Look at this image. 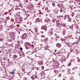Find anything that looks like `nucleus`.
Listing matches in <instances>:
<instances>
[{
    "label": "nucleus",
    "instance_id": "nucleus-1",
    "mask_svg": "<svg viewBox=\"0 0 80 80\" xmlns=\"http://www.w3.org/2000/svg\"><path fill=\"white\" fill-rule=\"evenodd\" d=\"M27 8L28 10L31 11L33 8V5L32 4H29L28 5Z\"/></svg>",
    "mask_w": 80,
    "mask_h": 80
},
{
    "label": "nucleus",
    "instance_id": "nucleus-2",
    "mask_svg": "<svg viewBox=\"0 0 80 80\" xmlns=\"http://www.w3.org/2000/svg\"><path fill=\"white\" fill-rule=\"evenodd\" d=\"M66 61V58L65 56H63L61 57V63H63L64 62H65Z\"/></svg>",
    "mask_w": 80,
    "mask_h": 80
},
{
    "label": "nucleus",
    "instance_id": "nucleus-3",
    "mask_svg": "<svg viewBox=\"0 0 80 80\" xmlns=\"http://www.w3.org/2000/svg\"><path fill=\"white\" fill-rule=\"evenodd\" d=\"M27 45L28 47H29V48H30V49H32L33 48V44H31L30 43L27 42Z\"/></svg>",
    "mask_w": 80,
    "mask_h": 80
},
{
    "label": "nucleus",
    "instance_id": "nucleus-4",
    "mask_svg": "<svg viewBox=\"0 0 80 80\" xmlns=\"http://www.w3.org/2000/svg\"><path fill=\"white\" fill-rule=\"evenodd\" d=\"M22 37L23 39H26V38H27V33H25L23 34L22 36Z\"/></svg>",
    "mask_w": 80,
    "mask_h": 80
},
{
    "label": "nucleus",
    "instance_id": "nucleus-5",
    "mask_svg": "<svg viewBox=\"0 0 80 80\" xmlns=\"http://www.w3.org/2000/svg\"><path fill=\"white\" fill-rule=\"evenodd\" d=\"M41 29V30H42V29H43V30H44L46 31H47V26H44L43 27H42Z\"/></svg>",
    "mask_w": 80,
    "mask_h": 80
},
{
    "label": "nucleus",
    "instance_id": "nucleus-6",
    "mask_svg": "<svg viewBox=\"0 0 80 80\" xmlns=\"http://www.w3.org/2000/svg\"><path fill=\"white\" fill-rule=\"evenodd\" d=\"M10 37L12 41H13V40H15V37L14 36V35H11Z\"/></svg>",
    "mask_w": 80,
    "mask_h": 80
},
{
    "label": "nucleus",
    "instance_id": "nucleus-7",
    "mask_svg": "<svg viewBox=\"0 0 80 80\" xmlns=\"http://www.w3.org/2000/svg\"><path fill=\"white\" fill-rule=\"evenodd\" d=\"M38 64L39 65H43V63L42 61H38Z\"/></svg>",
    "mask_w": 80,
    "mask_h": 80
},
{
    "label": "nucleus",
    "instance_id": "nucleus-8",
    "mask_svg": "<svg viewBox=\"0 0 80 80\" xmlns=\"http://www.w3.org/2000/svg\"><path fill=\"white\" fill-rule=\"evenodd\" d=\"M61 46H62V45H61V44L59 43H58L56 44V46L57 47H58V48H60Z\"/></svg>",
    "mask_w": 80,
    "mask_h": 80
},
{
    "label": "nucleus",
    "instance_id": "nucleus-9",
    "mask_svg": "<svg viewBox=\"0 0 80 80\" xmlns=\"http://www.w3.org/2000/svg\"><path fill=\"white\" fill-rule=\"evenodd\" d=\"M74 4H75V5H80V3H79L77 1L74 2Z\"/></svg>",
    "mask_w": 80,
    "mask_h": 80
},
{
    "label": "nucleus",
    "instance_id": "nucleus-10",
    "mask_svg": "<svg viewBox=\"0 0 80 80\" xmlns=\"http://www.w3.org/2000/svg\"><path fill=\"white\" fill-rule=\"evenodd\" d=\"M60 25H62V24L60 23H59L58 22H57V25H56V27H60Z\"/></svg>",
    "mask_w": 80,
    "mask_h": 80
},
{
    "label": "nucleus",
    "instance_id": "nucleus-11",
    "mask_svg": "<svg viewBox=\"0 0 80 80\" xmlns=\"http://www.w3.org/2000/svg\"><path fill=\"white\" fill-rule=\"evenodd\" d=\"M68 18V22H72V18H70V17H69Z\"/></svg>",
    "mask_w": 80,
    "mask_h": 80
},
{
    "label": "nucleus",
    "instance_id": "nucleus-12",
    "mask_svg": "<svg viewBox=\"0 0 80 80\" xmlns=\"http://www.w3.org/2000/svg\"><path fill=\"white\" fill-rule=\"evenodd\" d=\"M6 35L7 38H10V37H11V35L8 34V33H7Z\"/></svg>",
    "mask_w": 80,
    "mask_h": 80
},
{
    "label": "nucleus",
    "instance_id": "nucleus-13",
    "mask_svg": "<svg viewBox=\"0 0 80 80\" xmlns=\"http://www.w3.org/2000/svg\"><path fill=\"white\" fill-rule=\"evenodd\" d=\"M58 6L59 7V8H62V7H63V5L62 4H58Z\"/></svg>",
    "mask_w": 80,
    "mask_h": 80
},
{
    "label": "nucleus",
    "instance_id": "nucleus-14",
    "mask_svg": "<svg viewBox=\"0 0 80 80\" xmlns=\"http://www.w3.org/2000/svg\"><path fill=\"white\" fill-rule=\"evenodd\" d=\"M70 16H69V15L66 14L64 16V18H68Z\"/></svg>",
    "mask_w": 80,
    "mask_h": 80
},
{
    "label": "nucleus",
    "instance_id": "nucleus-15",
    "mask_svg": "<svg viewBox=\"0 0 80 80\" xmlns=\"http://www.w3.org/2000/svg\"><path fill=\"white\" fill-rule=\"evenodd\" d=\"M59 65L60 64H59V63L58 62H57L55 63V65L56 66H59Z\"/></svg>",
    "mask_w": 80,
    "mask_h": 80
},
{
    "label": "nucleus",
    "instance_id": "nucleus-16",
    "mask_svg": "<svg viewBox=\"0 0 80 80\" xmlns=\"http://www.w3.org/2000/svg\"><path fill=\"white\" fill-rule=\"evenodd\" d=\"M56 32L57 33H60V30L59 29H57L56 30Z\"/></svg>",
    "mask_w": 80,
    "mask_h": 80
},
{
    "label": "nucleus",
    "instance_id": "nucleus-17",
    "mask_svg": "<svg viewBox=\"0 0 80 80\" xmlns=\"http://www.w3.org/2000/svg\"><path fill=\"white\" fill-rule=\"evenodd\" d=\"M36 21L37 22H40V18H38L36 19Z\"/></svg>",
    "mask_w": 80,
    "mask_h": 80
},
{
    "label": "nucleus",
    "instance_id": "nucleus-18",
    "mask_svg": "<svg viewBox=\"0 0 80 80\" xmlns=\"http://www.w3.org/2000/svg\"><path fill=\"white\" fill-rule=\"evenodd\" d=\"M25 14H26V16L27 17H30V14L28 13H26V12H25Z\"/></svg>",
    "mask_w": 80,
    "mask_h": 80
},
{
    "label": "nucleus",
    "instance_id": "nucleus-19",
    "mask_svg": "<svg viewBox=\"0 0 80 80\" xmlns=\"http://www.w3.org/2000/svg\"><path fill=\"white\" fill-rule=\"evenodd\" d=\"M41 76H45V73L44 72H43L41 74Z\"/></svg>",
    "mask_w": 80,
    "mask_h": 80
},
{
    "label": "nucleus",
    "instance_id": "nucleus-20",
    "mask_svg": "<svg viewBox=\"0 0 80 80\" xmlns=\"http://www.w3.org/2000/svg\"><path fill=\"white\" fill-rule=\"evenodd\" d=\"M22 4H20L18 6V7H19V8H22Z\"/></svg>",
    "mask_w": 80,
    "mask_h": 80
},
{
    "label": "nucleus",
    "instance_id": "nucleus-21",
    "mask_svg": "<svg viewBox=\"0 0 80 80\" xmlns=\"http://www.w3.org/2000/svg\"><path fill=\"white\" fill-rule=\"evenodd\" d=\"M61 25L62 27H66V25L65 24H61Z\"/></svg>",
    "mask_w": 80,
    "mask_h": 80
},
{
    "label": "nucleus",
    "instance_id": "nucleus-22",
    "mask_svg": "<svg viewBox=\"0 0 80 80\" xmlns=\"http://www.w3.org/2000/svg\"><path fill=\"white\" fill-rule=\"evenodd\" d=\"M3 36H2V38H0V42H2V41H3Z\"/></svg>",
    "mask_w": 80,
    "mask_h": 80
},
{
    "label": "nucleus",
    "instance_id": "nucleus-23",
    "mask_svg": "<svg viewBox=\"0 0 80 80\" xmlns=\"http://www.w3.org/2000/svg\"><path fill=\"white\" fill-rule=\"evenodd\" d=\"M77 61L78 62V63L80 62V59L78 58H77Z\"/></svg>",
    "mask_w": 80,
    "mask_h": 80
},
{
    "label": "nucleus",
    "instance_id": "nucleus-24",
    "mask_svg": "<svg viewBox=\"0 0 80 80\" xmlns=\"http://www.w3.org/2000/svg\"><path fill=\"white\" fill-rule=\"evenodd\" d=\"M4 15H5V13H2V14H1L0 15V16L2 17H4Z\"/></svg>",
    "mask_w": 80,
    "mask_h": 80
},
{
    "label": "nucleus",
    "instance_id": "nucleus-25",
    "mask_svg": "<svg viewBox=\"0 0 80 80\" xmlns=\"http://www.w3.org/2000/svg\"><path fill=\"white\" fill-rule=\"evenodd\" d=\"M52 5L54 7H55V2H53L52 3Z\"/></svg>",
    "mask_w": 80,
    "mask_h": 80
},
{
    "label": "nucleus",
    "instance_id": "nucleus-26",
    "mask_svg": "<svg viewBox=\"0 0 80 80\" xmlns=\"http://www.w3.org/2000/svg\"><path fill=\"white\" fill-rule=\"evenodd\" d=\"M68 65L69 67H70V66H71L72 65V63L69 62L68 63Z\"/></svg>",
    "mask_w": 80,
    "mask_h": 80
},
{
    "label": "nucleus",
    "instance_id": "nucleus-27",
    "mask_svg": "<svg viewBox=\"0 0 80 80\" xmlns=\"http://www.w3.org/2000/svg\"><path fill=\"white\" fill-rule=\"evenodd\" d=\"M53 21H55V22H56V23H57V22H58L59 21H57L56 19H54L53 20Z\"/></svg>",
    "mask_w": 80,
    "mask_h": 80
},
{
    "label": "nucleus",
    "instance_id": "nucleus-28",
    "mask_svg": "<svg viewBox=\"0 0 80 80\" xmlns=\"http://www.w3.org/2000/svg\"><path fill=\"white\" fill-rule=\"evenodd\" d=\"M21 8H18V10H20L19 11H20V12H22V10L21 9Z\"/></svg>",
    "mask_w": 80,
    "mask_h": 80
},
{
    "label": "nucleus",
    "instance_id": "nucleus-29",
    "mask_svg": "<svg viewBox=\"0 0 80 80\" xmlns=\"http://www.w3.org/2000/svg\"><path fill=\"white\" fill-rule=\"evenodd\" d=\"M56 38H60V36H58V35H57V36H56Z\"/></svg>",
    "mask_w": 80,
    "mask_h": 80
},
{
    "label": "nucleus",
    "instance_id": "nucleus-30",
    "mask_svg": "<svg viewBox=\"0 0 80 80\" xmlns=\"http://www.w3.org/2000/svg\"><path fill=\"white\" fill-rule=\"evenodd\" d=\"M67 71H68V73H70V69H68Z\"/></svg>",
    "mask_w": 80,
    "mask_h": 80
},
{
    "label": "nucleus",
    "instance_id": "nucleus-31",
    "mask_svg": "<svg viewBox=\"0 0 80 80\" xmlns=\"http://www.w3.org/2000/svg\"><path fill=\"white\" fill-rule=\"evenodd\" d=\"M45 47L46 48H50V46L49 45H47Z\"/></svg>",
    "mask_w": 80,
    "mask_h": 80
},
{
    "label": "nucleus",
    "instance_id": "nucleus-32",
    "mask_svg": "<svg viewBox=\"0 0 80 80\" xmlns=\"http://www.w3.org/2000/svg\"><path fill=\"white\" fill-rule=\"evenodd\" d=\"M54 73H58V71L55 70L54 71Z\"/></svg>",
    "mask_w": 80,
    "mask_h": 80
},
{
    "label": "nucleus",
    "instance_id": "nucleus-33",
    "mask_svg": "<svg viewBox=\"0 0 80 80\" xmlns=\"http://www.w3.org/2000/svg\"><path fill=\"white\" fill-rule=\"evenodd\" d=\"M25 47L26 49H30V48L29 47H28L27 46H25Z\"/></svg>",
    "mask_w": 80,
    "mask_h": 80
},
{
    "label": "nucleus",
    "instance_id": "nucleus-34",
    "mask_svg": "<svg viewBox=\"0 0 80 80\" xmlns=\"http://www.w3.org/2000/svg\"><path fill=\"white\" fill-rule=\"evenodd\" d=\"M13 40L12 39H9L8 40V42H12Z\"/></svg>",
    "mask_w": 80,
    "mask_h": 80
},
{
    "label": "nucleus",
    "instance_id": "nucleus-35",
    "mask_svg": "<svg viewBox=\"0 0 80 80\" xmlns=\"http://www.w3.org/2000/svg\"><path fill=\"white\" fill-rule=\"evenodd\" d=\"M65 30H64L62 32V34L63 35H65Z\"/></svg>",
    "mask_w": 80,
    "mask_h": 80
},
{
    "label": "nucleus",
    "instance_id": "nucleus-36",
    "mask_svg": "<svg viewBox=\"0 0 80 80\" xmlns=\"http://www.w3.org/2000/svg\"><path fill=\"white\" fill-rule=\"evenodd\" d=\"M74 15H75V14L74 13V12H73L72 13L71 15H72V17H73V16H74Z\"/></svg>",
    "mask_w": 80,
    "mask_h": 80
},
{
    "label": "nucleus",
    "instance_id": "nucleus-37",
    "mask_svg": "<svg viewBox=\"0 0 80 80\" xmlns=\"http://www.w3.org/2000/svg\"><path fill=\"white\" fill-rule=\"evenodd\" d=\"M14 58H17V56H16V55H14Z\"/></svg>",
    "mask_w": 80,
    "mask_h": 80
},
{
    "label": "nucleus",
    "instance_id": "nucleus-38",
    "mask_svg": "<svg viewBox=\"0 0 80 80\" xmlns=\"http://www.w3.org/2000/svg\"><path fill=\"white\" fill-rule=\"evenodd\" d=\"M33 76H34L33 75L31 77V78L33 80H34V78H33Z\"/></svg>",
    "mask_w": 80,
    "mask_h": 80
},
{
    "label": "nucleus",
    "instance_id": "nucleus-39",
    "mask_svg": "<svg viewBox=\"0 0 80 80\" xmlns=\"http://www.w3.org/2000/svg\"><path fill=\"white\" fill-rule=\"evenodd\" d=\"M35 32L37 33V35H38V31L37 30H35Z\"/></svg>",
    "mask_w": 80,
    "mask_h": 80
},
{
    "label": "nucleus",
    "instance_id": "nucleus-40",
    "mask_svg": "<svg viewBox=\"0 0 80 80\" xmlns=\"http://www.w3.org/2000/svg\"><path fill=\"white\" fill-rule=\"evenodd\" d=\"M58 53L59 54V56H60V55H62V53L61 52H59Z\"/></svg>",
    "mask_w": 80,
    "mask_h": 80
},
{
    "label": "nucleus",
    "instance_id": "nucleus-41",
    "mask_svg": "<svg viewBox=\"0 0 80 80\" xmlns=\"http://www.w3.org/2000/svg\"><path fill=\"white\" fill-rule=\"evenodd\" d=\"M27 78H26L24 77L23 78V80H27Z\"/></svg>",
    "mask_w": 80,
    "mask_h": 80
},
{
    "label": "nucleus",
    "instance_id": "nucleus-42",
    "mask_svg": "<svg viewBox=\"0 0 80 80\" xmlns=\"http://www.w3.org/2000/svg\"><path fill=\"white\" fill-rule=\"evenodd\" d=\"M6 19H7V20H9L10 19V18H9V17H6Z\"/></svg>",
    "mask_w": 80,
    "mask_h": 80
},
{
    "label": "nucleus",
    "instance_id": "nucleus-43",
    "mask_svg": "<svg viewBox=\"0 0 80 80\" xmlns=\"http://www.w3.org/2000/svg\"><path fill=\"white\" fill-rule=\"evenodd\" d=\"M41 37H42V38H45V36H44V35H42L41 36Z\"/></svg>",
    "mask_w": 80,
    "mask_h": 80
},
{
    "label": "nucleus",
    "instance_id": "nucleus-44",
    "mask_svg": "<svg viewBox=\"0 0 80 80\" xmlns=\"http://www.w3.org/2000/svg\"><path fill=\"white\" fill-rule=\"evenodd\" d=\"M42 67V70H43L44 69V67L43 66H41Z\"/></svg>",
    "mask_w": 80,
    "mask_h": 80
},
{
    "label": "nucleus",
    "instance_id": "nucleus-45",
    "mask_svg": "<svg viewBox=\"0 0 80 80\" xmlns=\"http://www.w3.org/2000/svg\"><path fill=\"white\" fill-rule=\"evenodd\" d=\"M36 52H37L36 51L33 52H32V53L31 54V55H32V54H33V53H36Z\"/></svg>",
    "mask_w": 80,
    "mask_h": 80
},
{
    "label": "nucleus",
    "instance_id": "nucleus-46",
    "mask_svg": "<svg viewBox=\"0 0 80 80\" xmlns=\"http://www.w3.org/2000/svg\"><path fill=\"white\" fill-rule=\"evenodd\" d=\"M14 10H17V8L14 7Z\"/></svg>",
    "mask_w": 80,
    "mask_h": 80
},
{
    "label": "nucleus",
    "instance_id": "nucleus-47",
    "mask_svg": "<svg viewBox=\"0 0 80 80\" xmlns=\"http://www.w3.org/2000/svg\"><path fill=\"white\" fill-rule=\"evenodd\" d=\"M11 74H13V73H15V72H11Z\"/></svg>",
    "mask_w": 80,
    "mask_h": 80
},
{
    "label": "nucleus",
    "instance_id": "nucleus-48",
    "mask_svg": "<svg viewBox=\"0 0 80 80\" xmlns=\"http://www.w3.org/2000/svg\"><path fill=\"white\" fill-rule=\"evenodd\" d=\"M50 34L51 35H52L53 34V32L52 31H51L50 32Z\"/></svg>",
    "mask_w": 80,
    "mask_h": 80
},
{
    "label": "nucleus",
    "instance_id": "nucleus-49",
    "mask_svg": "<svg viewBox=\"0 0 80 80\" xmlns=\"http://www.w3.org/2000/svg\"><path fill=\"white\" fill-rule=\"evenodd\" d=\"M29 2V0H26V3H27Z\"/></svg>",
    "mask_w": 80,
    "mask_h": 80
},
{
    "label": "nucleus",
    "instance_id": "nucleus-50",
    "mask_svg": "<svg viewBox=\"0 0 80 80\" xmlns=\"http://www.w3.org/2000/svg\"><path fill=\"white\" fill-rule=\"evenodd\" d=\"M61 74H59V75H58V77H61Z\"/></svg>",
    "mask_w": 80,
    "mask_h": 80
},
{
    "label": "nucleus",
    "instance_id": "nucleus-51",
    "mask_svg": "<svg viewBox=\"0 0 80 80\" xmlns=\"http://www.w3.org/2000/svg\"><path fill=\"white\" fill-rule=\"evenodd\" d=\"M48 8L46 7L45 8V10H48Z\"/></svg>",
    "mask_w": 80,
    "mask_h": 80
},
{
    "label": "nucleus",
    "instance_id": "nucleus-52",
    "mask_svg": "<svg viewBox=\"0 0 80 80\" xmlns=\"http://www.w3.org/2000/svg\"><path fill=\"white\" fill-rule=\"evenodd\" d=\"M73 60H72V59H71L70 61V63H71V62H72V61H73Z\"/></svg>",
    "mask_w": 80,
    "mask_h": 80
},
{
    "label": "nucleus",
    "instance_id": "nucleus-53",
    "mask_svg": "<svg viewBox=\"0 0 80 80\" xmlns=\"http://www.w3.org/2000/svg\"><path fill=\"white\" fill-rule=\"evenodd\" d=\"M22 72H25V69H22Z\"/></svg>",
    "mask_w": 80,
    "mask_h": 80
},
{
    "label": "nucleus",
    "instance_id": "nucleus-54",
    "mask_svg": "<svg viewBox=\"0 0 80 80\" xmlns=\"http://www.w3.org/2000/svg\"><path fill=\"white\" fill-rule=\"evenodd\" d=\"M80 17V15L78 14L77 16V17Z\"/></svg>",
    "mask_w": 80,
    "mask_h": 80
},
{
    "label": "nucleus",
    "instance_id": "nucleus-55",
    "mask_svg": "<svg viewBox=\"0 0 80 80\" xmlns=\"http://www.w3.org/2000/svg\"><path fill=\"white\" fill-rule=\"evenodd\" d=\"M62 41V42H63V41H65V39H61Z\"/></svg>",
    "mask_w": 80,
    "mask_h": 80
},
{
    "label": "nucleus",
    "instance_id": "nucleus-56",
    "mask_svg": "<svg viewBox=\"0 0 80 80\" xmlns=\"http://www.w3.org/2000/svg\"><path fill=\"white\" fill-rule=\"evenodd\" d=\"M34 1L36 2H38V0H34Z\"/></svg>",
    "mask_w": 80,
    "mask_h": 80
},
{
    "label": "nucleus",
    "instance_id": "nucleus-57",
    "mask_svg": "<svg viewBox=\"0 0 80 80\" xmlns=\"http://www.w3.org/2000/svg\"><path fill=\"white\" fill-rule=\"evenodd\" d=\"M20 50H23V48H20Z\"/></svg>",
    "mask_w": 80,
    "mask_h": 80
},
{
    "label": "nucleus",
    "instance_id": "nucleus-58",
    "mask_svg": "<svg viewBox=\"0 0 80 80\" xmlns=\"http://www.w3.org/2000/svg\"><path fill=\"white\" fill-rule=\"evenodd\" d=\"M12 9H13L12 10L13 11H14V10H15L14 9V7H13L12 8Z\"/></svg>",
    "mask_w": 80,
    "mask_h": 80
},
{
    "label": "nucleus",
    "instance_id": "nucleus-59",
    "mask_svg": "<svg viewBox=\"0 0 80 80\" xmlns=\"http://www.w3.org/2000/svg\"><path fill=\"white\" fill-rule=\"evenodd\" d=\"M75 69H76V68H72V70H74Z\"/></svg>",
    "mask_w": 80,
    "mask_h": 80
},
{
    "label": "nucleus",
    "instance_id": "nucleus-60",
    "mask_svg": "<svg viewBox=\"0 0 80 80\" xmlns=\"http://www.w3.org/2000/svg\"><path fill=\"white\" fill-rule=\"evenodd\" d=\"M21 12L22 11H19V12H18V13H19V14H20V13H21Z\"/></svg>",
    "mask_w": 80,
    "mask_h": 80
},
{
    "label": "nucleus",
    "instance_id": "nucleus-61",
    "mask_svg": "<svg viewBox=\"0 0 80 80\" xmlns=\"http://www.w3.org/2000/svg\"><path fill=\"white\" fill-rule=\"evenodd\" d=\"M22 56H23V57H24V53H23V52H22Z\"/></svg>",
    "mask_w": 80,
    "mask_h": 80
},
{
    "label": "nucleus",
    "instance_id": "nucleus-62",
    "mask_svg": "<svg viewBox=\"0 0 80 80\" xmlns=\"http://www.w3.org/2000/svg\"><path fill=\"white\" fill-rule=\"evenodd\" d=\"M47 12H48V13H50V11H49V10H48L47 11Z\"/></svg>",
    "mask_w": 80,
    "mask_h": 80
},
{
    "label": "nucleus",
    "instance_id": "nucleus-63",
    "mask_svg": "<svg viewBox=\"0 0 80 80\" xmlns=\"http://www.w3.org/2000/svg\"><path fill=\"white\" fill-rule=\"evenodd\" d=\"M69 3H70V4L72 3V1H70L69 2Z\"/></svg>",
    "mask_w": 80,
    "mask_h": 80
},
{
    "label": "nucleus",
    "instance_id": "nucleus-64",
    "mask_svg": "<svg viewBox=\"0 0 80 80\" xmlns=\"http://www.w3.org/2000/svg\"><path fill=\"white\" fill-rule=\"evenodd\" d=\"M44 42H47V39H44Z\"/></svg>",
    "mask_w": 80,
    "mask_h": 80
}]
</instances>
